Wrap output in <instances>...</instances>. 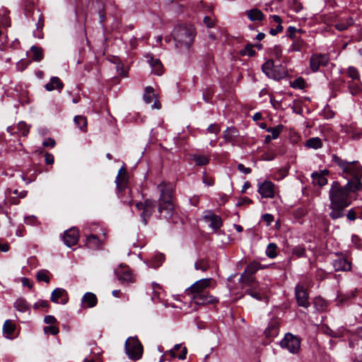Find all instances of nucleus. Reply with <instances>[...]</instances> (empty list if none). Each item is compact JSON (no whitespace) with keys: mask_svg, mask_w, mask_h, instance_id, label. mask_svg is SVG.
I'll list each match as a JSON object with an SVG mask.
<instances>
[{"mask_svg":"<svg viewBox=\"0 0 362 362\" xmlns=\"http://www.w3.org/2000/svg\"><path fill=\"white\" fill-rule=\"evenodd\" d=\"M213 282L214 280L211 278L198 280L185 290V293L197 305H205L216 303L218 299L208 292V289Z\"/></svg>","mask_w":362,"mask_h":362,"instance_id":"f257e3e1","label":"nucleus"},{"mask_svg":"<svg viewBox=\"0 0 362 362\" xmlns=\"http://www.w3.org/2000/svg\"><path fill=\"white\" fill-rule=\"evenodd\" d=\"M332 160L341 170L342 176L349 180L347 185L350 189H359L361 177L360 163L358 161H346L336 155L332 156Z\"/></svg>","mask_w":362,"mask_h":362,"instance_id":"f03ea898","label":"nucleus"},{"mask_svg":"<svg viewBox=\"0 0 362 362\" xmlns=\"http://www.w3.org/2000/svg\"><path fill=\"white\" fill-rule=\"evenodd\" d=\"M175 48L180 52H185L192 46L195 31L192 26L180 25L175 28L173 32Z\"/></svg>","mask_w":362,"mask_h":362,"instance_id":"7ed1b4c3","label":"nucleus"},{"mask_svg":"<svg viewBox=\"0 0 362 362\" xmlns=\"http://www.w3.org/2000/svg\"><path fill=\"white\" fill-rule=\"evenodd\" d=\"M349 186H341L338 182H334L329 189L330 207H347L350 204Z\"/></svg>","mask_w":362,"mask_h":362,"instance_id":"20e7f679","label":"nucleus"},{"mask_svg":"<svg viewBox=\"0 0 362 362\" xmlns=\"http://www.w3.org/2000/svg\"><path fill=\"white\" fill-rule=\"evenodd\" d=\"M125 353L131 360L140 359L143 355V346L136 337H129L124 344Z\"/></svg>","mask_w":362,"mask_h":362,"instance_id":"39448f33","label":"nucleus"},{"mask_svg":"<svg viewBox=\"0 0 362 362\" xmlns=\"http://www.w3.org/2000/svg\"><path fill=\"white\" fill-rule=\"evenodd\" d=\"M313 284L308 277L305 278L304 281L299 284L296 287V298L299 306L308 308L310 305L308 300V293L305 287H311Z\"/></svg>","mask_w":362,"mask_h":362,"instance_id":"423d86ee","label":"nucleus"},{"mask_svg":"<svg viewBox=\"0 0 362 362\" xmlns=\"http://www.w3.org/2000/svg\"><path fill=\"white\" fill-rule=\"evenodd\" d=\"M280 346L291 354H296L300 349V341L296 336L291 333H287L281 341Z\"/></svg>","mask_w":362,"mask_h":362,"instance_id":"0eeeda50","label":"nucleus"},{"mask_svg":"<svg viewBox=\"0 0 362 362\" xmlns=\"http://www.w3.org/2000/svg\"><path fill=\"white\" fill-rule=\"evenodd\" d=\"M268 286L255 282L252 288H248L245 293L253 298L262 300L267 298Z\"/></svg>","mask_w":362,"mask_h":362,"instance_id":"6e6552de","label":"nucleus"},{"mask_svg":"<svg viewBox=\"0 0 362 362\" xmlns=\"http://www.w3.org/2000/svg\"><path fill=\"white\" fill-rule=\"evenodd\" d=\"M329 61L327 54L321 53L313 54L310 59V68L313 72L317 71L321 66H326Z\"/></svg>","mask_w":362,"mask_h":362,"instance_id":"1a4fd4ad","label":"nucleus"},{"mask_svg":"<svg viewBox=\"0 0 362 362\" xmlns=\"http://www.w3.org/2000/svg\"><path fill=\"white\" fill-rule=\"evenodd\" d=\"M160 192L158 202L173 201L174 186L172 183L162 182L158 185Z\"/></svg>","mask_w":362,"mask_h":362,"instance_id":"9d476101","label":"nucleus"},{"mask_svg":"<svg viewBox=\"0 0 362 362\" xmlns=\"http://www.w3.org/2000/svg\"><path fill=\"white\" fill-rule=\"evenodd\" d=\"M117 279L123 284H129L134 281V276L132 270L126 265L121 264L120 267L115 271Z\"/></svg>","mask_w":362,"mask_h":362,"instance_id":"9b49d317","label":"nucleus"},{"mask_svg":"<svg viewBox=\"0 0 362 362\" xmlns=\"http://www.w3.org/2000/svg\"><path fill=\"white\" fill-rule=\"evenodd\" d=\"M136 206L138 209L143 210L141 217L144 223L146 224L147 222L146 218H148L154 211L155 202L153 200L147 199L144 203H137Z\"/></svg>","mask_w":362,"mask_h":362,"instance_id":"f8f14e48","label":"nucleus"},{"mask_svg":"<svg viewBox=\"0 0 362 362\" xmlns=\"http://www.w3.org/2000/svg\"><path fill=\"white\" fill-rule=\"evenodd\" d=\"M158 211L162 217L168 220L174 214V204L173 201L158 202Z\"/></svg>","mask_w":362,"mask_h":362,"instance_id":"ddd939ff","label":"nucleus"},{"mask_svg":"<svg viewBox=\"0 0 362 362\" xmlns=\"http://www.w3.org/2000/svg\"><path fill=\"white\" fill-rule=\"evenodd\" d=\"M78 230L75 228H71L66 230L63 235L64 244L69 247L76 245L78 241Z\"/></svg>","mask_w":362,"mask_h":362,"instance_id":"4468645a","label":"nucleus"},{"mask_svg":"<svg viewBox=\"0 0 362 362\" xmlns=\"http://www.w3.org/2000/svg\"><path fill=\"white\" fill-rule=\"evenodd\" d=\"M274 62L272 60L267 61L262 66L263 72L269 78H274V80H279L286 76V73L281 71V72L274 74L273 69H274Z\"/></svg>","mask_w":362,"mask_h":362,"instance_id":"2eb2a0df","label":"nucleus"},{"mask_svg":"<svg viewBox=\"0 0 362 362\" xmlns=\"http://www.w3.org/2000/svg\"><path fill=\"white\" fill-rule=\"evenodd\" d=\"M258 192L264 198H272L274 196V185L270 181H264L259 185Z\"/></svg>","mask_w":362,"mask_h":362,"instance_id":"dca6fc26","label":"nucleus"},{"mask_svg":"<svg viewBox=\"0 0 362 362\" xmlns=\"http://www.w3.org/2000/svg\"><path fill=\"white\" fill-rule=\"evenodd\" d=\"M148 63L152 67V72L156 75H161L163 71V66L158 59H154L151 54L146 55Z\"/></svg>","mask_w":362,"mask_h":362,"instance_id":"f3484780","label":"nucleus"},{"mask_svg":"<svg viewBox=\"0 0 362 362\" xmlns=\"http://www.w3.org/2000/svg\"><path fill=\"white\" fill-rule=\"evenodd\" d=\"M245 15L252 22H260L264 20V14L257 8H252L245 11Z\"/></svg>","mask_w":362,"mask_h":362,"instance_id":"a211bd4d","label":"nucleus"},{"mask_svg":"<svg viewBox=\"0 0 362 362\" xmlns=\"http://www.w3.org/2000/svg\"><path fill=\"white\" fill-rule=\"evenodd\" d=\"M190 158L194 161L195 165L203 166L209 163L211 155L209 153H192L190 155Z\"/></svg>","mask_w":362,"mask_h":362,"instance_id":"6ab92c4d","label":"nucleus"},{"mask_svg":"<svg viewBox=\"0 0 362 362\" xmlns=\"http://www.w3.org/2000/svg\"><path fill=\"white\" fill-rule=\"evenodd\" d=\"M328 174L327 170H324L320 172H314L312 173L313 183L315 185H319L320 187L327 185V179L326 175Z\"/></svg>","mask_w":362,"mask_h":362,"instance_id":"aec40b11","label":"nucleus"},{"mask_svg":"<svg viewBox=\"0 0 362 362\" xmlns=\"http://www.w3.org/2000/svg\"><path fill=\"white\" fill-rule=\"evenodd\" d=\"M51 300L54 303L65 304L67 301L66 292L64 289L57 288L52 292Z\"/></svg>","mask_w":362,"mask_h":362,"instance_id":"412c9836","label":"nucleus"},{"mask_svg":"<svg viewBox=\"0 0 362 362\" xmlns=\"http://www.w3.org/2000/svg\"><path fill=\"white\" fill-rule=\"evenodd\" d=\"M98 303L96 296L91 292L86 293L82 298V305L84 308H93Z\"/></svg>","mask_w":362,"mask_h":362,"instance_id":"4be33fe9","label":"nucleus"},{"mask_svg":"<svg viewBox=\"0 0 362 362\" xmlns=\"http://www.w3.org/2000/svg\"><path fill=\"white\" fill-rule=\"evenodd\" d=\"M333 267L336 271H348L351 269V263L344 257H337L333 261Z\"/></svg>","mask_w":362,"mask_h":362,"instance_id":"5701e85b","label":"nucleus"},{"mask_svg":"<svg viewBox=\"0 0 362 362\" xmlns=\"http://www.w3.org/2000/svg\"><path fill=\"white\" fill-rule=\"evenodd\" d=\"M127 178L126 172L124 168H121L117 174V178H116V184L117 189L119 191L125 190V188L127 187Z\"/></svg>","mask_w":362,"mask_h":362,"instance_id":"b1692460","label":"nucleus"},{"mask_svg":"<svg viewBox=\"0 0 362 362\" xmlns=\"http://www.w3.org/2000/svg\"><path fill=\"white\" fill-rule=\"evenodd\" d=\"M16 330V325L11 320L5 321L3 326V333L5 337L11 339Z\"/></svg>","mask_w":362,"mask_h":362,"instance_id":"393cba45","label":"nucleus"},{"mask_svg":"<svg viewBox=\"0 0 362 362\" xmlns=\"http://www.w3.org/2000/svg\"><path fill=\"white\" fill-rule=\"evenodd\" d=\"M45 88L48 91H52L55 89L60 91L63 88V83L58 77L54 76L52 77L49 82L45 85Z\"/></svg>","mask_w":362,"mask_h":362,"instance_id":"a878e982","label":"nucleus"},{"mask_svg":"<svg viewBox=\"0 0 362 362\" xmlns=\"http://www.w3.org/2000/svg\"><path fill=\"white\" fill-rule=\"evenodd\" d=\"M240 282L242 284L243 287L252 288L255 284V279L254 276L246 274L243 272L240 276Z\"/></svg>","mask_w":362,"mask_h":362,"instance_id":"bb28decb","label":"nucleus"},{"mask_svg":"<svg viewBox=\"0 0 362 362\" xmlns=\"http://www.w3.org/2000/svg\"><path fill=\"white\" fill-rule=\"evenodd\" d=\"M306 47L305 42L300 37H296L293 39V43L290 47V50L292 52H300Z\"/></svg>","mask_w":362,"mask_h":362,"instance_id":"cd10ccee","label":"nucleus"},{"mask_svg":"<svg viewBox=\"0 0 362 362\" xmlns=\"http://www.w3.org/2000/svg\"><path fill=\"white\" fill-rule=\"evenodd\" d=\"M86 245L90 249H98L101 245V242L95 235H90L86 238Z\"/></svg>","mask_w":362,"mask_h":362,"instance_id":"c85d7f7f","label":"nucleus"},{"mask_svg":"<svg viewBox=\"0 0 362 362\" xmlns=\"http://www.w3.org/2000/svg\"><path fill=\"white\" fill-rule=\"evenodd\" d=\"M279 332V324L276 322H272L264 331L267 337H274Z\"/></svg>","mask_w":362,"mask_h":362,"instance_id":"c756f323","label":"nucleus"},{"mask_svg":"<svg viewBox=\"0 0 362 362\" xmlns=\"http://www.w3.org/2000/svg\"><path fill=\"white\" fill-rule=\"evenodd\" d=\"M305 146L308 148L313 149H318L322 148V140L318 137H313L306 141Z\"/></svg>","mask_w":362,"mask_h":362,"instance_id":"7c9ffc66","label":"nucleus"},{"mask_svg":"<svg viewBox=\"0 0 362 362\" xmlns=\"http://www.w3.org/2000/svg\"><path fill=\"white\" fill-rule=\"evenodd\" d=\"M165 259L164 255L163 254H157L148 263V266L152 268H158L159 267Z\"/></svg>","mask_w":362,"mask_h":362,"instance_id":"2f4dec72","label":"nucleus"},{"mask_svg":"<svg viewBox=\"0 0 362 362\" xmlns=\"http://www.w3.org/2000/svg\"><path fill=\"white\" fill-rule=\"evenodd\" d=\"M30 52L32 53V59L34 61L39 62L43 58V52L40 47L33 46L30 48Z\"/></svg>","mask_w":362,"mask_h":362,"instance_id":"473e14b6","label":"nucleus"},{"mask_svg":"<svg viewBox=\"0 0 362 362\" xmlns=\"http://www.w3.org/2000/svg\"><path fill=\"white\" fill-rule=\"evenodd\" d=\"M238 136V130L235 128H227L223 132V137L226 141H232Z\"/></svg>","mask_w":362,"mask_h":362,"instance_id":"72a5a7b5","label":"nucleus"},{"mask_svg":"<svg viewBox=\"0 0 362 362\" xmlns=\"http://www.w3.org/2000/svg\"><path fill=\"white\" fill-rule=\"evenodd\" d=\"M14 307L20 312L25 313L29 310V306L25 299H17L14 303Z\"/></svg>","mask_w":362,"mask_h":362,"instance_id":"f704fd0d","label":"nucleus"},{"mask_svg":"<svg viewBox=\"0 0 362 362\" xmlns=\"http://www.w3.org/2000/svg\"><path fill=\"white\" fill-rule=\"evenodd\" d=\"M75 124L83 132L86 131L87 119L85 117L78 115L74 117Z\"/></svg>","mask_w":362,"mask_h":362,"instance_id":"c9c22d12","label":"nucleus"},{"mask_svg":"<svg viewBox=\"0 0 362 362\" xmlns=\"http://www.w3.org/2000/svg\"><path fill=\"white\" fill-rule=\"evenodd\" d=\"M260 269L259 264L257 262H252L250 264L247 266L245 268L244 272L246 274L252 275L254 274Z\"/></svg>","mask_w":362,"mask_h":362,"instance_id":"e433bc0d","label":"nucleus"},{"mask_svg":"<svg viewBox=\"0 0 362 362\" xmlns=\"http://www.w3.org/2000/svg\"><path fill=\"white\" fill-rule=\"evenodd\" d=\"M155 95L153 93V88L151 86H147L145 88L144 94V100L146 103H151L153 101Z\"/></svg>","mask_w":362,"mask_h":362,"instance_id":"4c0bfd02","label":"nucleus"},{"mask_svg":"<svg viewBox=\"0 0 362 362\" xmlns=\"http://www.w3.org/2000/svg\"><path fill=\"white\" fill-rule=\"evenodd\" d=\"M349 89L351 95H356L360 93L361 92V86H360V81H351L349 83Z\"/></svg>","mask_w":362,"mask_h":362,"instance_id":"58836bf2","label":"nucleus"},{"mask_svg":"<svg viewBox=\"0 0 362 362\" xmlns=\"http://www.w3.org/2000/svg\"><path fill=\"white\" fill-rule=\"evenodd\" d=\"M284 129V126L282 124H279L274 127H269L267 129V131L272 134L270 135L273 139H276L279 137L280 133L282 132Z\"/></svg>","mask_w":362,"mask_h":362,"instance_id":"ea45409f","label":"nucleus"},{"mask_svg":"<svg viewBox=\"0 0 362 362\" xmlns=\"http://www.w3.org/2000/svg\"><path fill=\"white\" fill-rule=\"evenodd\" d=\"M209 226L214 230H218L222 226V220L219 216L216 215L209 222Z\"/></svg>","mask_w":362,"mask_h":362,"instance_id":"a19ab883","label":"nucleus"},{"mask_svg":"<svg viewBox=\"0 0 362 362\" xmlns=\"http://www.w3.org/2000/svg\"><path fill=\"white\" fill-rule=\"evenodd\" d=\"M348 76L352 79L351 81H360V74L354 67H349L347 71Z\"/></svg>","mask_w":362,"mask_h":362,"instance_id":"79ce46f5","label":"nucleus"},{"mask_svg":"<svg viewBox=\"0 0 362 362\" xmlns=\"http://www.w3.org/2000/svg\"><path fill=\"white\" fill-rule=\"evenodd\" d=\"M209 267V266L208 262L204 259H200L197 261L194 264V268L197 270H201L202 272H206Z\"/></svg>","mask_w":362,"mask_h":362,"instance_id":"37998d69","label":"nucleus"},{"mask_svg":"<svg viewBox=\"0 0 362 362\" xmlns=\"http://www.w3.org/2000/svg\"><path fill=\"white\" fill-rule=\"evenodd\" d=\"M242 56L252 57L255 54V51L253 49L252 45H247L244 49L240 52Z\"/></svg>","mask_w":362,"mask_h":362,"instance_id":"c03bdc74","label":"nucleus"},{"mask_svg":"<svg viewBox=\"0 0 362 362\" xmlns=\"http://www.w3.org/2000/svg\"><path fill=\"white\" fill-rule=\"evenodd\" d=\"M276 245L274 243H269L267 247V255L270 258H274L276 256Z\"/></svg>","mask_w":362,"mask_h":362,"instance_id":"a18cd8bd","label":"nucleus"},{"mask_svg":"<svg viewBox=\"0 0 362 362\" xmlns=\"http://www.w3.org/2000/svg\"><path fill=\"white\" fill-rule=\"evenodd\" d=\"M18 130L24 136H27L29 133V127L24 122H20L18 124Z\"/></svg>","mask_w":362,"mask_h":362,"instance_id":"49530a36","label":"nucleus"},{"mask_svg":"<svg viewBox=\"0 0 362 362\" xmlns=\"http://www.w3.org/2000/svg\"><path fill=\"white\" fill-rule=\"evenodd\" d=\"M47 271L41 270L37 272L36 277L39 281H45L46 283L49 282V278L47 274Z\"/></svg>","mask_w":362,"mask_h":362,"instance_id":"de8ad7c7","label":"nucleus"},{"mask_svg":"<svg viewBox=\"0 0 362 362\" xmlns=\"http://www.w3.org/2000/svg\"><path fill=\"white\" fill-rule=\"evenodd\" d=\"M305 82L303 78H298L291 82V86L294 88L303 89L305 88Z\"/></svg>","mask_w":362,"mask_h":362,"instance_id":"09e8293b","label":"nucleus"},{"mask_svg":"<svg viewBox=\"0 0 362 362\" xmlns=\"http://www.w3.org/2000/svg\"><path fill=\"white\" fill-rule=\"evenodd\" d=\"M345 207H338V208L331 207L332 211L330 214V216L334 219L341 217L342 216V210Z\"/></svg>","mask_w":362,"mask_h":362,"instance_id":"8fccbe9b","label":"nucleus"},{"mask_svg":"<svg viewBox=\"0 0 362 362\" xmlns=\"http://www.w3.org/2000/svg\"><path fill=\"white\" fill-rule=\"evenodd\" d=\"M221 131V128L218 124H212L209 125L206 129V132L208 133L218 134L219 132Z\"/></svg>","mask_w":362,"mask_h":362,"instance_id":"3c124183","label":"nucleus"},{"mask_svg":"<svg viewBox=\"0 0 362 362\" xmlns=\"http://www.w3.org/2000/svg\"><path fill=\"white\" fill-rule=\"evenodd\" d=\"M353 24V21L351 18H350L347 23H338L336 24L335 27L339 30H344L346 29L349 25Z\"/></svg>","mask_w":362,"mask_h":362,"instance_id":"603ef678","label":"nucleus"},{"mask_svg":"<svg viewBox=\"0 0 362 362\" xmlns=\"http://www.w3.org/2000/svg\"><path fill=\"white\" fill-rule=\"evenodd\" d=\"M202 181L207 186H213L214 184V178L209 176L206 173L203 174Z\"/></svg>","mask_w":362,"mask_h":362,"instance_id":"864d4df0","label":"nucleus"},{"mask_svg":"<svg viewBox=\"0 0 362 362\" xmlns=\"http://www.w3.org/2000/svg\"><path fill=\"white\" fill-rule=\"evenodd\" d=\"M152 288L153 292V298H160V291L162 290L160 286L158 284L153 283L152 284Z\"/></svg>","mask_w":362,"mask_h":362,"instance_id":"5fc2aeb1","label":"nucleus"},{"mask_svg":"<svg viewBox=\"0 0 362 362\" xmlns=\"http://www.w3.org/2000/svg\"><path fill=\"white\" fill-rule=\"evenodd\" d=\"M297 32H300V30L296 29L293 26H289L288 28V29H287V35L292 40H293V39H295L296 37V33Z\"/></svg>","mask_w":362,"mask_h":362,"instance_id":"6e6d98bb","label":"nucleus"},{"mask_svg":"<svg viewBox=\"0 0 362 362\" xmlns=\"http://www.w3.org/2000/svg\"><path fill=\"white\" fill-rule=\"evenodd\" d=\"M44 332L45 333H50L52 335H56L59 333V329L55 326H47L44 328Z\"/></svg>","mask_w":362,"mask_h":362,"instance_id":"4d7b16f0","label":"nucleus"},{"mask_svg":"<svg viewBox=\"0 0 362 362\" xmlns=\"http://www.w3.org/2000/svg\"><path fill=\"white\" fill-rule=\"evenodd\" d=\"M305 248L301 246L295 247L293 250V253L298 257H303L305 255Z\"/></svg>","mask_w":362,"mask_h":362,"instance_id":"13d9d810","label":"nucleus"},{"mask_svg":"<svg viewBox=\"0 0 362 362\" xmlns=\"http://www.w3.org/2000/svg\"><path fill=\"white\" fill-rule=\"evenodd\" d=\"M47 307H48V302L45 300H40L37 301L33 305V308L35 309H38L40 308H47Z\"/></svg>","mask_w":362,"mask_h":362,"instance_id":"bf43d9fd","label":"nucleus"},{"mask_svg":"<svg viewBox=\"0 0 362 362\" xmlns=\"http://www.w3.org/2000/svg\"><path fill=\"white\" fill-rule=\"evenodd\" d=\"M37 29H42L44 25V18L42 14L39 13V11H37Z\"/></svg>","mask_w":362,"mask_h":362,"instance_id":"052dcab7","label":"nucleus"},{"mask_svg":"<svg viewBox=\"0 0 362 362\" xmlns=\"http://www.w3.org/2000/svg\"><path fill=\"white\" fill-rule=\"evenodd\" d=\"M204 23L208 28H212L214 26V20L209 16H206L204 18Z\"/></svg>","mask_w":362,"mask_h":362,"instance_id":"680f3d73","label":"nucleus"},{"mask_svg":"<svg viewBox=\"0 0 362 362\" xmlns=\"http://www.w3.org/2000/svg\"><path fill=\"white\" fill-rule=\"evenodd\" d=\"M216 215L211 211H206L204 212V215L203 216V218L207 221L210 222L211 220Z\"/></svg>","mask_w":362,"mask_h":362,"instance_id":"e2e57ef3","label":"nucleus"},{"mask_svg":"<svg viewBox=\"0 0 362 362\" xmlns=\"http://www.w3.org/2000/svg\"><path fill=\"white\" fill-rule=\"evenodd\" d=\"M56 143H55V141L51 138H49L46 140H45L42 143V145L45 146V147H54L55 146Z\"/></svg>","mask_w":362,"mask_h":362,"instance_id":"0e129e2a","label":"nucleus"},{"mask_svg":"<svg viewBox=\"0 0 362 362\" xmlns=\"http://www.w3.org/2000/svg\"><path fill=\"white\" fill-rule=\"evenodd\" d=\"M262 219L267 223V226H269L270 223L274 221V216L272 214H266L263 215Z\"/></svg>","mask_w":362,"mask_h":362,"instance_id":"69168bd1","label":"nucleus"},{"mask_svg":"<svg viewBox=\"0 0 362 362\" xmlns=\"http://www.w3.org/2000/svg\"><path fill=\"white\" fill-rule=\"evenodd\" d=\"M44 322L46 324L52 325L57 322L56 318L52 315H47L45 317Z\"/></svg>","mask_w":362,"mask_h":362,"instance_id":"338daca9","label":"nucleus"},{"mask_svg":"<svg viewBox=\"0 0 362 362\" xmlns=\"http://www.w3.org/2000/svg\"><path fill=\"white\" fill-rule=\"evenodd\" d=\"M45 163L48 165H51L54 163V156L51 153H45Z\"/></svg>","mask_w":362,"mask_h":362,"instance_id":"774afa93","label":"nucleus"}]
</instances>
